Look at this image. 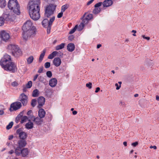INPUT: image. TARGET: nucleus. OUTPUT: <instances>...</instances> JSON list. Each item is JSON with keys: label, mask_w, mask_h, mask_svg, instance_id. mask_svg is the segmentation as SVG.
<instances>
[{"label": "nucleus", "mask_w": 159, "mask_h": 159, "mask_svg": "<svg viewBox=\"0 0 159 159\" xmlns=\"http://www.w3.org/2000/svg\"><path fill=\"white\" fill-rule=\"evenodd\" d=\"M23 39L27 40L31 36H34L36 34V31L35 27L32 26V22L31 20L26 21L22 26Z\"/></svg>", "instance_id": "nucleus-1"}, {"label": "nucleus", "mask_w": 159, "mask_h": 159, "mask_svg": "<svg viewBox=\"0 0 159 159\" xmlns=\"http://www.w3.org/2000/svg\"><path fill=\"white\" fill-rule=\"evenodd\" d=\"M40 3L39 1H34L30 4L29 12L31 19L36 20L40 18Z\"/></svg>", "instance_id": "nucleus-2"}, {"label": "nucleus", "mask_w": 159, "mask_h": 159, "mask_svg": "<svg viewBox=\"0 0 159 159\" xmlns=\"http://www.w3.org/2000/svg\"><path fill=\"white\" fill-rule=\"evenodd\" d=\"M7 6L15 14L18 15L20 14V6L17 0H9Z\"/></svg>", "instance_id": "nucleus-3"}, {"label": "nucleus", "mask_w": 159, "mask_h": 159, "mask_svg": "<svg viewBox=\"0 0 159 159\" xmlns=\"http://www.w3.org/2000/svg\"><path fill=\"white\" fill-rule=\"evenodd\" d=\"M0 65L5 70L8 71L12 73H15L17 70L16 65L13 62H9L4 64H1V62H0Z\"/></svg>", "instance_id": "nucleus-4"}, {"label": "nucleus", "mask_w": 159, "mask_h": 159, "mask_svg": "<svg viewBox=\"0 0 159 159\" xmlns=\"http://www.w3.org/2000/svg\"><path fill=\"white\" fill-rule=\"evenodd\" d=\"M55 16H52L49 20L47 19H44L42 22V25L44 27L47 28V33L49 34L50 32L52 25L53 22L55 20Z\"/></svg>", "instance_id": "nucleus-5"}, {"label": "nucleus", "mask_w": 159, "mask_h": 159, "mask_svg": "<svg viewBox=\"0 0 159 159\" xmlns=\"http://www.w3.org/2000/svg\"><path fill=\"white\" fill-rule=\"evenodd\" d=\"M8 48L11 51L12 54L15 57H18L22 54V52L18 46L14 44H10L8 46Z\"/></svg>", "instance_id": "nucleus-6"}, {"label": "nucleus", "mask_w": 159, "mask_h": 159, "mask_svg": "<svg viewBox=\"0 0 159 159\" xmlns=\"http://www.w3.org/2000/svg\"><path fill=\"white\" fill-rule=\"evenodd\" d=\"M55 8L52 4L48 6L45 10L44 16L46 18H49L53 16Z\"/></svg>", "instance_id": "nucleus-7"}, {"label": "nucleus", "mask_w": 159, "mask_h": 159, "mask_svg": "<svg viewBox=\"0 0 159 159\" xmlns=\"http://www.w3.org/2000/svg\"><path fill=\"white\" fill-rule=\"evenodd\" d=\"M3 20L4 21L6 20L7 21H11L13 20L14 16L12 15V13L11 11L5 12L3 14Z\"/></svg>", "instance_id": "nucleus-8"}, {"label": "nucleus", "mask_w": 159, "mask_h": 159, "mask_svg": "<svg viewBox=\"0 0 159 159\" xmlns=\"http://www.w3.org/2000/svg\"><path fill=\"white\" fill-rule=\"evenodd\" d=\"M21 107V102H17L12 103L10 106V108L9 110L11 111H16L20 109Z\"/></svg>", "instance_id": "nucleus-9"}, {"label": "nucleus", "mask_w": 159, "mask_h": 159, "mask_svg": "<svg viewBox=\"0 0 159 159\" xmlns=\"http://www.w3.org/2000/svg\"><path fill=\"white\" fill-rule=\"evenodd\" d=\"M0 35L1 37L2 40L5 42L8 41L10 38V36L9 33L5 31H1L0 33Z\"/></svg>", "instance_id": "nucleus-10"}, {"label": "nucleus", "mask_w": 159, "mask_h": 159, "mask_svg": "<svg viewBox=\"0 0 159 159\" xmlns=\"http://www.w3.org/2000/svg\"><path fill=\"white\" fill-rule=\"evenodd\" d=\"M19 98V100L21 102L23 106H25L27 105L28 98L24 93H22L20 95Z\"/></svg>", "instance_id": "nucleus-11"}, {"label": "nucleus", "mask_w": 159, "mask_h": 159, "mask_svg": "<svg viewBox=\"0 0 159 159\" xmlns=\"http://www.w3.org/2000/svg\"><path fill=\"white\" fill-rule=\"evenodd\" d=\"M16 133L17 134L19 135V137L21 139H24L27 137L26 133L23 132L21 128L17 129Z\"/></svg>", "instance_id": "nucleus-12"}, {"label": "nucleus", "mask_w": 159, "mask_h": 159, "mask_svg": "<svg viewBox=\"0 0 159 159\" xmlns=\"http://www.w3.org/2000/svg\"><path fill=\"white\" fill-rule=\"evenodd\" d=\"M11 60V57L10 56L7 54H5L4 56L0 62H1V64H5L8 62H10V61Z\"/></svg>", "instance_id": "nucleus-13"}, {"label": "nucleus", "mask_w": 159, "mask_h": 159, "mask_svg": "<svg viewBox=\"0 0 159 159\" xmlns=\"http://www.w3.org/2000/svg\"><path fill=\"white\" fill-rule=\"evenodd\" d=\"M45 101V98L43 97H39L38 98V102L39 105L38 106V108H40L44 104Z\"/></svg>", "instance_id": "nucleus-14"}, {"label": "nucleus", "mask_w": 159, "mask_h": 159, "mask_svg": "<svg viewBox=\"0 0 159 159\" xmlns=\"http://www.w3.org/2000/svg\"><path fill=\"white\" fill-rule=\"evenodd\" d=\"M31 120L35 124L38 125H40L42 124L43 122L42 118L38 117H35L34 116L33 118Z\"/></svg>", "instance_id": "nucleus-15"}, {"label": "nucleus", "mask_w": 159, "mask_h": 159, "mask_svg": "<svg viewBox=\"0 0 159 159\" xmlns=\"http://www.w3.org/2000/svg\"><path fill=\"white\" fill-rule=\"evenodd\" d=\"M53 64L56 67H58L61 63V59L58 57L55 58L53 61Z\"/></svg>", "instance_id": "nucleus-16"}, {"label": "nucleus", "mask_w": 159, "mask_h": 159, "mask_svg": "<svg viewBox=\"0 0 159 159\" xmlns=\"http://www.w3.org/2000/svg\"><path fill=\"white\" fill-rule=\"evenodd\" d=\"M57 83V80L55 78H53L49 80V84L52 87H54L56 85Z\"/></svg>", "instance_id": "nucleus-17"}, {"label": "nucleus", "mask_w": 159, "mask_h": 159, "mask_svg": "<svg viewBox=\"0 0 159 159\" xmlns=\"http://www.w3.org/2000/svg\"><path fill=\"white\" fill-rule=\"evenodd\" d=\"M27 143L25 140L24 139H21L18 141V147L21 148L25 147Z\"/></svg>", "instance_id": "nucleus-18"}, {"label": "nucleus", "mask_w": 159, "mask_h": 159, "mask_svg": "<svg viewBox=\"0 0 159 159\" xmlns=\"http://www.w3.org/2000/svg\"><path fill=\"white\" fill-rule=\"evenodd\" d=\"M113 4L111 0H105L102 3L103 7H108L111 6Z\"/></svg>", "instance_id": "nucleus-19"}, {"label": "nucleus", "mask_w": 159, "mask_h": 159, "mask_svg": "<svg viewBox=\"0 0 159 159\" xmlns=\"http://www.w3.org/2000/svg\"><path fill=\"white\" fill-rule=\"evenodd\" d=\"M46 112L45 110L43 108L39 109L38 111V115L39 117L41 118H43L45 115Z\"/></svg>", "instance_id": "nucleus-20"}, {"label": "nucleus", "mask_w": 159, "mask_h": 159, "mask_svg": "<svg viewBox=\"0 0 159 159\" xmlns=\"http://www.w3.org/2000/svg\"><path fill=\"white\" fill-rule=\"evenodd\" d=\"M67 50L70 52L73 51L75 48V45L73 43H70L68 44L67 46Z\"/></svg>", "instance_id": "nucleus-21"}, {"label": "nucleus", "mask_w": 159, "mask_h": 159, "mask_svg": "<svg viewBox=\"0 0 159 159\" xmlns=\"http://www.w3.org/2000/svg\"><path fill=\"white\" fill-rule=\"evenodd\" d=\"M85 15L86 13L83 16L82 18V19H83L82 20V22L80 23L79 26H80L81 25L83 27L85 24H86L88 23L89 20L87 19L86 18H84Z\"/></svg>", "instance_id": "nucleus-22"}, {"label": "nucleus", "mask_w": 159, "mask_h": 159, "mask_svg": "<svg viewBox=\"0 0 159 159\" xmlns=\"http://www.w3.org/2000/svg\"><path fill=\"white\" fill-rule=\"evenodd\" d=\"M29 152L27 148H24L22 149L21 155L23 157H25L28 154Z\"/></svg>", "instance_id": "nucleus-23"}, {"label": "nucleus", "mask_w": 159, "mask_h": 159, "mask_svg": "<svg viewBox=\"0 0 159 159\" xmlns=\"http://www.w3.org/2000/svg\"><path fill=\"white\" fill-rule=\"evenodd\" d=\"M29 122L26 123L25 125V127L27 129H32L33 127V123L31 122L30 120H29Z\"/></svg>", "instance_id": "nucleus-24"}, {"label": "nucleus", "mask_w": 159, "mask_h": 159, "mask_svg": "<svg viewBox=\"0 0 159 159\" xmlns=\"http://www.w3.org/2000/svg\"><path fill=\"white\" fill-rule=\"evenodd\" d=\"M46 52V49H45L43 50L41 54L40 55L39 57V62H40L42 61L45 56Z\"/></svg>", "instance_id": "nucleus-25"}, {"label": "nucleus", "mask_w": 159, "mask_h": 159, "mask_svg": "<svg viewBox=\"0 0 159 159\" xmlns=\"http://www.w3.org/2000/svg\"><path fill=\"white\" fill-rule=\"evenodd\" d=\"M22 149L19 147H17L15 150V153L17 156H20L21 155Z\"/></svg>", "instance_id": "nucleus-26"}, {"label": "nucleus", "mask_w": 159, "mask_h": 159, "mask_svg": "<svg viewBox=\"0 0 159 159\" xmlns=\"http://www.w3.org/2000/svg\"><path fill=\"white\" fill-rule=\"evenodd\" d=\"M7 5L6 0H0V7L4 8Z\"/></svg>", "instance_id": "nucleus-27"}, {"label": "nucleus", "mask_w": 159, "mask_h": 159, "mask_svg": "<svg viewBox=\"0 0 159 159\" xmlns=\"http://www.w3.org/2000/svg\"><path fill=\"white\" fill-rule=\"evenodd\" d=\"M65 43H61L59 45L55 47L56 50H58L64 48Z\"/></svg>", "instance_id": "nucleus-28"}, {"label": "nucleus", "mask_w": 159, "mask_h": 159, "mask_svg": "<svg viewBox=\"0 0 159 159\" xmlns=\"http://www.w3.org/2000/svg\"><path fill=\"white\" fill-rule=\"evenodd\" d=\"M34 57L33 56H30L27 59V63L28 64L31 63L34 60Z\"/></svg>", "instance_id": "nucleus-29"}, {"label": "nucleus", "mask_w": 159, "mask_h": 159, "mask_svg": "<svg viewBox=\"0 0 159 159\" xmlns=\"http://www.w3.org/2000/svg\"><path fill=\"white\" fill-rule=\"evenodd\" d=\"M39 92L38 90L37 89L34 90L32 93V96L34 97H38L39 95Z\"/></svg>", "instance_id": "nucleus-30"}, {"label": "nucleus", "mask_w": 159, "mask_h": 159, "mask_svg": "<svg viewBox=\"0 0 159 159\" xmlns=\"http://www.w3.org/2000/svg\"><path fill=\"white\" fill-rule=\"evenodd\" d=\"M101 11V8L100 7H95L93 9V13L96 14H98Z\"/></svg>", "instance_id": "nucleus-31"}, {"label": "nucleus", "mask_w": 159, "mask_h": 159, "mask_svg": "<svg viewBox=\"0 0 159 159\" xmlns=\"http://www.w3.org/2000/svg\"><path fill=\"white\" fill-rule=\"evenodd\" d=\"M32 111L30 110L27 112V114L29 116V118L31 120L33 118L34 116L32 114Z\"/></svg>", "instance_id": "nucleus-32"}, {"label": "nucleus", "mask_w": 159, "mask_h": 159, "mask_svg": "<svg viewBox=\"0 0 159 159\" xmlns=\"http://www.w3.org/2000/svg\"><path fill=\"white\" fill-rule=\"evenodd\" d=\"M28 118L26 116H24L21 118V123H23L25 122L26 121V120L28 119Z\"/></svg>", "instance_id": "nucleus-33"}, {"label": "nucleus", "mask_w": 159, "mask_h": 159, "mask_svg": "<svg viewBox=\"0 0 159 159\" xmlns=\"http://www.w3.org/2000/svg\"><path fill=\"white\" fill-rule=\"evenodd\" d=\"M32 85V82L31 81H29L28 83L26 84L25 86L26 87L30 89L31 88Z\"/></svg>", "instance_id": "nucleus-34"}, {"label": "nucleus", "mask_w": 159, "mask_h": 159, "mask_svg": "<svg viewBox=\"0 0 159 159\" xmlns=\"http://www.w3.org/2000/svg\"><path fill=\"white\" fill-rule=\"evenodd\" d=\"M68 7V5L67 4H65L63 5L61 7V11L64 12L65 11Z\"/></svg>", "instance_id": "nucleus-35"}, {"label": "nucleus", "mask_w": 159, "mask_h": 159, "mask_svg": "<svg viewBox=\"0 0 159 159\" xmlns=\"http://www.w3.org/2000/svg\"><path fill=\"white\" fill-rule=\"evenodd\" d=\"M37 103V100L35 99H33L31 100V106L34 107L35 106Z\"/></svg>", "instance_id": "nucleus-36"}, {"label": "nucleus", "mask_w": 159, "mask_h": 159, "mask_svg": "<svg viewBox=\"0 0 159 159\" xmlns=\"http://www.w3.org/2000/svg\"><path fill=\"white\" fill-rule=\"evenodd\" d=\"M13 125V122L12 121L9 124L6 126V129L9 130L11 128Z\"/></svg>", "instance_id": "nucleus-37"}, {"label": "nucleus", "mask_w": 159, "mask_h": 159, "mask_svg": "<svg viewBox=\"0 0 159 159\" xmlns=\"http://www.w3.org/2000/svg\"><path fill=\"white\" fill-rule=\"evenodd\" d=\"M78 27L77 25H76L73 29H72L69 32L70 34H71L73 33L76 31L77 27Z\"/></svg>", "instance_id": "nucleus-38"}, {"label": "nucleus", "mask_w": 159, "mask_h": 159, "mask_svg": "<svg viewBox=\"0 0 159 159\" xmlns=\"http://www.w3.org/2000/svg\"><path fill=\"white\" fill-rule=\"evenodd\" d=\"M85 17L87 19L89 20L93 18V15L92 14H89L87 15Z\"/></svg>", "instance_id": "nucleus-39"}, {"label": "nucleus", "mask_w": 159, "mask_h": 159, "mask_svg": "<svg viewBox=\"0 0 159 159\" xmlns=\"http://www.w3.org/2000/svg\"><path fill=\"white\" fill-rule=\"evenodd\" d=\"M38 79L39 81L41 82H43L45 80L44 78L42 76H40L39 77Z\"/></svg>", "instance_id": "nucleus-40"}, {"label": "nucleus", "mask_w": 159, "mask_h": 159, "mask_svg": "<svg viewBox=\"0 0 159 159\" xmlns=\"http://www.w3.org/2000/svg\"><path fill=\"white\" fill-rule=\"evenodd\" d=\"M11 85L13 87H17L19 85V84L17 81H15L11 83Z\"/></svg>", "instance_id": "nucleus-41"}, {"label": "nucleus", "mask_w": 159, "mask_h": 159, "mask_svg": "<svg viewBox=\"0 0 159 159\" xmlns=\"http://www.w3.org/2000/svg\"><path fill=\"white\" fill-rule=\"evenodd\" d=\"M4 23V20L3 18L2 17H0V26H2Z\"/></svg>", "instance_id": "nucleus-42"}, {"label": "nucleus", "mask_w": 159, "mask_h": 159, "mask_svg": "<svg viewBox=\"0 0 159 159\" xmlns=\"http://www.w3.org/2000/svg\"><path fill=\"white\" fill-rule=\"evenodd\" d=\"M46 75L48 77L50 78L52 75V73L50 71H47L46 72Z\"/></svg>", "instance_id": "nucleus-43"}, {"label": "nucleus", "mask_w": 159, "mask_h": 159, "mask_svg": "<svg viewBox=\"0 0 159 159\" xmlns=\"http://www.w3.org/2000/svg\"><path fill=\"white\" fill-rule=\"evenodd\" d=\"M50 63L49 62H46L44 64V66L46 68H48L50 67Z\"/></svg>", "instance_id": "nucleus-44"}, {"label": "nucleus", "mask_w": 159, "mask_h": 159, "mask_svg": "<svg viewBox=\"0 0 159 159\" xmlns=\"http://www.w3.org/2000/svg\"><path fill=\"white\" fill-rule=\"evenodd\" d=\"M102 2H99L98 3H96L94 6L95 7H99L101 6L102 4Z\"/></svg>", "instance_id": "nucleus-45"}, {"label": "nucleus", "mask_w": 159, "mask_h": 159, "mask_svg": "<svg viewBox=\"0 0 159 159\" xmlns=\"http://www.w3.org/2000/svg\"><path fill=\"white\" fill-rule=\"evenodd\" d=\"M43 66L40 67L38 71V72L39 73H42L43 70Z\"/></svg>", "instance_id": "nucleus-46"}, {"label": "nucleus", "mask_w": 159, "mask_h": 159, "mask_svg": "<svg viewBox=\"0 0 159 159\" xmlns=\"http://www.w3.org/2000/svg\"><path fill=\"white\" fill-rule=\"evenodd\" d=\"M92 84L90 82L86 84V86L90 89L92 88Z\"/></svg>", "instance_id": "nucleus-47"}, {"label": "nucleus", "mask_w": 159, "mask_h": 159, "mask_svg": "<svg viewBox=\"0 0 159 159\" xmlns=\"http://www.w3.org/2000/svg\"><path fill=\"white\" fill-rule=\"evenodd\" d=\"M63 12L62 11H61V12L58 13L57 16V17L58 18H60L62 16L63 14Z\"/></svg>", "instance_id": "nucleus-48"}, {"label": "nucleus", "mask_w": 159, "mask_h": 159, "mask_svg": "<svg viewBox=\"0 0 159 159\" xmlns=\"http://www.w3.org/2000/svg\"><path fill=\"white\" fill-rule=\"evenodd\" d=\"M23 113L21 112L16 117V119L20 120V118H22V117Z\"/></svg>", "instance_id": "nucleus-49"}, {"label": "nucleus", "mask_w": 159, "mask_h": 159, "mask_svg": "<svg viewBox=\"0 0 159 159\" xmlns=\"http://www.w3.org/2000/svg\"><path fill=\"white\" fill-rule=\"evenodd\" d=\"M23 91L24 92H25L27 91V89H28V88L26 87V86L24 85L23 86Z\"/></svg>", "instance_id": "nucleus-50"}, {"label": "nucleus", "mask_w": 159, "mask_h": 159, "mask_svg": "<svg viewBox=\"0 0 159 159\" xmlns=\"http://www.w3.org/2000/svg\"><path fill=\"white\" fill-rule=\"evenodd\" d=\"M138 144V142H136L134 143H133L131 144V145L133 147H136L137 146Z\"/></svg>", "instance_id": "nucleus-51"}, {"label": "nucleus", "mask_w": 159, "mask_h": 159, "mask_svg": "<svg viewBox=\"0 0 159 159\" xmlns=\"http://www.w3.org/2000/svg\"><path fill=\"white\" fill-rule=\"evenodd\" d=\"M74 38V36L73 35H70L68 37V39L69 40L72 41Z\"/></svg>", "instance_id": "nucleus-52"}, {"label": "nucleus", "mask_w": 159, "mask_h": 159, "mask_svg": "<svg viewBox=\"0 0 159 159\" xmlns=\"http://www.w3.org/2000/svg\"><path fill=\"white\" fill-rule=\"evenodd\" d=\"M115 85L116 87V90L119 89L121 87V85H120L119 86L118 84L117 83H116L115 84Z\"/></svg>", "instance_id": "nucleus-53"}, {"label": "nucleus", "mask_w": 159, "mask_h": 159, "mask_svg": "<svg viewBox=\"0 0 159 159\" xmlns=\"http://www.w3.org/2000/svg\"><path fill=\"white\" fill-rule=\"evenodd\" d=\"M54 57V56L51 53L48 56V58L49 59H52Z\"/></svg>", "instance_id": "nucleus-54"}, {"label": "nucleus", "mask_w": 159, "mask_h": 159, "mask_svg": "<svg viewBox=\"0 0 159 159\" xmlns=\"http://www.w3.org/2000/svg\"><path fill=\"white\" fill-rule=\"evenodd\" d=\"M142 37L144 39H146L147 40H149L150 39V38L148 37H145L144 35H142Z\"/></svg>", "instance_id": "nucleus-55"}, {"label": "nucleus", "mask_w": 159, "mask_h": 159, "mask_svg": "<svg viewBox=\"0 0 159 159\" xmlns=\"http://www.w3.org/2000/svg\"><path fill=\"white\" fill-rule=\"evenodd\" d=\"M39 76V75L38 74H36L34 77L33 79V81H35L36 79Z\"/></svg>", "instance_id": "nucleus-56"}, {"label": "nucleus", "mask_w": 159, "mask_h": 159, "mask_svg": "<svg viewBox=\"0 0 159 159\" xmlns=\"http://www.w3.org/2000/svg\"><path fill=\"white\" fill-rule=\"evenodd\" d=\"M58 53V52L57 51H54L53 52L52 54L54 56V57H55L56 56V55Z\"/></svg>", "instance_id": "nucleus-57"}, {"label": "nucleus", "mask_w": 159, "mask_h": 159, "mask_svg": "<svg viewBox=\"0 0 159 159\" xmlns=\"http://www.w3.org/2000/svg\"><path fill=\"white\" fill-rule=\"evenodd\" d=\"M94 0H90V1H89L87 3V5H89L91 4Z\"/></svg>", "instance_id": "nucleus-58"}, {"label": "nucleus", "mask_w": 159, "mask_h": 159, "mask_svg": "<svg viewBox=\"0 0 159 159\" xmlns=\"http://www.w3.org/2000/svg\"><path fill=\"white\" fill-rule=\"evenodd\" d=\"M100 90V88L99 87H97L96 88V90L95 91V93L98 92Z\"/></svg>", "instance_id": "nucleus-59"}, {"label": "nucleus", "mask_w": 159, "mask_h": 159, "mask_svg": "<svg viewBox=\"0 0 159 159\" xmlns=\"http://www.w3.org/2000/svg\"><path fill=\"white\" fill-rule=\"evenodd\" d=\"M14 151L13 150H11L10 151H9L8 153L10 154H13Z\"/></svg>", "instance_id": "nucleus-60"}, {"label": "nucleus", "mask_w": 159, "mask_h": 159, "mask_svg": "<svg viewBox=\"0 0 159 159\" xmlns=\"http://www.w3.org/2000/svg\"><path fill=\"white\" fill-rule=\"evenodd\" d=\"M4 113V111L2 110H0V115H2Z\"/></svg>", "instance_id": "nucleus-61"}, {"label": "nucleus", "mask_w": 159, "mask_h": 159, "mask_svg": "<svg viewBox=\"0 0 159 159\" xmlns=\"http://www.w3.org/2000/svg\"><path fill=\"white\" fill-rule=\"evenodd\" d=\"M13 138V136L12 135H11L9 136V138H8V139L9 140H11V139H12Z\"/></svg>", "instance_id": "nucleus-62"}, {"label": "nucleus", "mask_w": 159, "mask_h": 159, "mask_svg": "<svg viewBox=\"0 0 159 159\" xmlns=\"http://www.w3.org/2000/svg\"><path fill=\"white\" fill-rule=\"evenodd\" d=\"M77 111H73L72 112L73 114L74 115H76L77 114Z\"/></svg>", "instance_id": "nucleus-63"}, {"label": "nucleus", "mask_w": 159, "mask_h": 159, "mask_svg": "<svg viewBox=\"0 0 159 159\" xmlns=\"http://www.w3.org/2000/svg\"><path fill=\"white\" fill-rule=\"evenodd\" d=\"M101 46H102V45L101 44H98L97 45V48H99L100 47H101Z\"/></svg>", "instance_id": "nucleus-64"}]
</instances>
